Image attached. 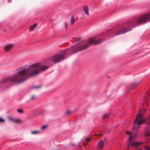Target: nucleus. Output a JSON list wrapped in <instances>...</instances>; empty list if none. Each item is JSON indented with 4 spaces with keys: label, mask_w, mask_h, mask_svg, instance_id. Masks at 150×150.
<instances>
[{
    "label": "nucleus",
    "mask_w": 150,
    "mask_h": 150,
    "mask_svg": "<svg viewBox=\"0 0 150 150\" xmlns=\"http://www.w3.org/2000/svg\"><path fill=\"white\" fill-rule=\"evenodd\" d=\"M48 67L47 66H42L39 63L34 64L28 68L21 70L17 73L4 79L2 82L21 83L26 81L29 76L37 75L41 71L47 69Z\"/></svg>",
    "instance_id": "f257e3e1"
},
{
    "label": "nucleus",
    "mask_w": 150,
    "mask_h": 150,
    "mask_svg": "<svg viewBox=\"0 0 150 150\" xmlns=\"http://www.w3.org/2000/svg\"><path fill=\"white\" fill-rule=\"evenodd\" d=\"M145 111V110L139 111L134 122L132 132L129 131H126V132L127 134L130 135L129 139V143L127 144V146L129 148L130 147H137L141 144V143L139 142H132V141L135 138L136 135V134L134 132L133 129L138 128L139 125L142 123H144L146 124L150 123V117L146 119H144L143 118L142 113L144 112Z\"/></svg>",
    "instance_id": "f03ea898"
},
{
    "label": "nucleus",
    "mask_w": 150,
    "mask_h": 150,
    "mask_svg": "<svg viewBox=\"0 0 150 150\" xmlns=\"http://www.w3.org/2000/svg\"><path fill=\"white\" fill-rule=\"evenodd\" d=\"M102 41V40L100 39H97L94 38H91L88 40L87 44L79 45V47L75 46L74 48H72L71 50L74 51V53H75L78 51L85 49L88 47V45L89 44L96 45L100 43Z\"/></svg>",
    "instance_id": "7ed1b4c3"
},
{
    "label": "nucleus",
    "mask_w": 150,
    "mask_h": 150,
    "mask_svg": "<svg viewBox=\"0 0 150 150\" xmlns=\"http://www.w3.org/2000/svg\"><path fill=\"white\" fill-rule=\"evenodd\" d=\"M150 21V12L138 17L135 20L134 25L144 24Z\"/></svg>",
    "instance_id": "20e7f679"
},
{
    "label": "nucleus",
    "mask_w": 150,
    "mask_h": 150,
    "mask_svg": "<svg viewBox=\"0 0 150 150\" xmlns=\"http://www.w3.org/2000/svg\"><path fill=\"white\" fill-rule=\"evenodd\" d=\"M64 59L63 55L62 54H60L55 55L52 58V62L55 63L59 62Z\"/></svg>",
    "instance_id": "39448f33"
},
{
    "label": "nucleus",
    "mask_w": 150,
    "mask_h": 150,
    "mask_svg": "<svg viewBox=\"0 0 150 150\" xmlns=\"http://www.w3.org/2000/svg\"><path fill=\"white\" fill-rule=\"evenodd\" d=\"M130 30H131L129 28H128V29L127 30L126 28H122L116 31L114 33V35L113 36H115L120 34H122Z\"/></svg>",
    "instance_id": "423d86ee"
},
{
    "label": "nucleus",
    "mask_w": 150,
    "mask_h": 150,
    "mask_svg": "<svg viewBox=\"0 0 150 150\" xmlns=\"http://www.w3.org/2000/svg\"><path fill=\"white\" fill-rule=\"evenodd\" d=\"M13 45L11 44H9L6 45L4 48V51L6 52L8 51L12 48Z\"/></svg>",
    "instance_id": "0eeeda50"
},
{
    "label": "nucleus",
    "mask_w": 150,
    "mask_h": 150,
    "mask_svg": "<svg viewBox=\"0 0 150 150\" xmlns=\"http://www.w3.org/2000/svg\"><path fill=\"white\" fill-rule=\"evenodd\" d=\"M104 142L103 140H99L98 143V146L99 149H102L104 147Z\"/></svg>",
    "instance_id": "6e6552de"
},
{
    "label": "nucleus",
    "mask_w": 150,
    "mask_h": 150,
    "mask_svg": "<svg viewBox=\"0 0 150 150\" xmlns=\"http://www.w3.org/2000/svg\"><path fill=\"white\" fill-rule=\"evenodd\" d=\"M83 11L85 12V13L87 15H89L88 8V7L86 6H84L83 7Z\"/></svg>",
    "instance_id": "1a4fd4ad"
},
{
    "label": "nucleus",
    "mask_w": 150,
    "mask_h": 150,
    "mask_svg": "<svg viewBox=\"0 0 150 150\" xmlns=\"http://www.w3.org/2000/svg\"><path fill=\"white\" fill-rule=\"evenodd\" d=\"M140 82H137L132 83L131 86L130 88L131 89H133L137 85L139 84Z\"/></svg>",
    "instance_id": "9d476101"
},
{
    "label": "nucleus",
    "mask_w": 150,
    "mask_h": 150,
    "mask_svg": "<svg viewBox=\"0 0 150 150\" xmlns=\"http://www.w3.org/2000/svg\"><path fill=\"white\" fill-rule=\"evenodd\" d=\"M37 24L36 23H35L33 25H30V31H32L36 27Z\"/></svg>",
    "instance_id": "9b49d317"
},
{
    "label": "nucleus",
    "mask_w": 150,
    "mask_h": 150,
    "mask_svg": "<svg viewBox=\"0 0 150 150\" xmlns=\"http://www.w3.org/2000/svg\"><path fill=\"white\" fill-rule=\"evenodd\" d=\"M145 133L147 136H150V128L145 130Z\"/></svg>",
    "instance_id": "f8f14e48"
},
{
    "label": "nucleus",
    "mask_w": 150,
    "mask_h": 150,
    "mask_svg": "<svg viewBox=\"0 0 150 150\" xmlns=\"http://www.w3.org/2000/svg\"><path fill=\"white\" fill-rule=\"evenodd\" d=\"M7 118L9 121H10L13 122L14 119L11 116H8Z\"/></svg>",
    "instance_id": "ddd939ff"
},
{
    "label": "nucleus",
    "mask_w": 150,
    "mask_h": 150,
    "mask_svg": "<svg viewBox=\"0 0 150 150\" xmlns=\"http://www.w3.org/2000/svg\"><path fill=\"white\" fill-rule=\"evenodd\" d=\"M39 133V131L38 130L34 131H32L31 132V133L32 134H38Z\"/></svg>",
    "instance_id": "4468645a"
},
{
    "label": "nucleus",
    "mask_w": 150,
    "mask_h": 150,
    "mask_svg": "<svg viewBox=\"0 0 150 150\" xmlns=\"http://www.w3.org/2000/svg\"><path fill=\"white\" fill-rule=\"evenodd\" d=\"M41 86L40 85L33 86H32V88L34 89H38L40 88L41 87Z\"/></svg>",
    "instance_id": "2eb2a0df"
},
{
    "label": "nucleus",
    "mask_w": 150,
    "mask_h": 150,
    "mask_svg": "<svg viewBox=\"0 0 150 150\" xmlns=\"http://www.w3.org/2000/svg\"><path fill=\"white\" fill-rule=\"evenodd\" d=\"M75 20L73 17H72L71 20V25L73 24L74 23Z\"/></svg>",
    "instance_id": "dca6fc26"
},
{
    "label": "nucleus",
    "mask_w": 150,
    "mask_h": 150,
    "mask_svg": "<svg viewBox=\"0 0 150 150\" xmlns=\"http://www.w3.org/2000/svg\"><path fill=\"white\" fill-rule=\"evenodd\" d=\"M20 122H22V121L21 120L19 119H14V120L13 122L18 123Z\"/></svg>",
    "instance_id": "f3484780"
},
{
    "label": "nucleus",
    "mask_w": 150,
    "mask_h": 150,
    "mask_svg": "<svg viewBox=\"0 0 150 150\" xmlns=\"http://www.w3.org/2000/svg\"><path fill=\"white\" fill-rule=\"evenodd\" d=\"M109 115V113H107V114H106L105 115H104L103 116V118L104 119H106V118H107Z\"/></svg>",
    "instance_id": "a211bd4d"
},
{
    "label": "nucleus",
    "mask_w": 150,
    "mask_h": 150,
    "mask_svg": "<svg viewBox=\"0 0 150 150\" xmlns=\"http://www.w3.org/2000/svg\"><path fill=\"white\" fill-rule=\"evenodd\" d=\"M91 140V138L89 137L86 138L85 139V142H89Z\"/></svg>",
    "instance_id": "6ab92c4d"
},
{
    "label": "nucleus",
    "mask_w": 150,
    "mask_h": 150,
    "mask_svg": "<svg viewBox=\"0 0 150 150\" xmlns=\"http://www.w3.org/2000/svg\"><path fill=\"white\" fill-rule=\"evenodd\" d=\"M17 111L20 113L21 114L23 113V111L22 109H17Z\"/></svg>",
    "instance_id": "aec40b11"
},
{
    "label": "nucleus",
    "mask_w": 150,
    "mask_h": 150,
    "mask_svg": "<svg viewBox=\"0 0 150 150\" xmlns=\"http://www.w3.org/2000/svg\"><path fill=\"white\" fill-rule=\"evenodd\" d=\"M47 127V125H44L41 127V129L42 130L45 129Z\"/></svg>",
    "instance_id": "412c9836"
},
{
    "label": "nucleus",
    "mask_w": 150,
    "mask_h": 150,
    "mask_svg": "<svg viewBox=\"0 0 150 150\" xmlns=\"http://www.w3.org/2000/svg\"><path fill=\"white\" fill-rule=\"evenodd\" d=\"M35 95H32L30 97V99L32 100H33L35 99Z\"/></svg>",
    "instance_id": "4be33fe9"
},
{
    "label": "nucleus",
    "mask_w": 150,
    "mask_h": 150,
    "mask_svg": "<svg viewBox=\"0 0 150 150\" xmlns=\"http://www.w3.org/2000/svg\"><path fill=\"white\" fill-rule=\"evenodd\" d=\"M5 122V120L1 117H0V122L3 123Z\"/></svg>",
    "instance_id": "5701e85b"
},
{
    "label": "nucleus",
    "mask_w": 150,
    "mask_h": 150,
    "mask_svg": "<svg viewBox=\"0 0 150 150\" xmlns=\"http://www.w3.org/2000/svg\"><path fill=\"white\" fill-rule=\"evenodd\" d=\"M70 111L69 110H68L66 112V114L67 115H69L70 114Z\"/></svg>",
    "instance_id": "b1692460"
},
{
    "label": "nucleus",
    "mask_w": 150,
    "mask_h": 150,
    "mask_svg": "<svg viewBox=\"0 0 150 150\" xmlns=\"http://www.w3.org/2000/svg\"><path fill=\"white\" fill-rule=\"evenodd\" d=\"M145 149L146 150H150V147L146 146Z\"/></svg>",
    "instance_id": "393cba45"
},
{
    "label": "nucleus",
    "mask_w": 150,
    "mask_h": 150,
    "mask_svg": "<svg viewBox=\"0 0 150 150\" xmlns=\"http://www.w3.org/2000/svg\"><path fill=\"white\" fill-rule=\"evenodd\" d=\"M97 136H102V133L100 134H98L97 135Z\"/></svg>",
    "instance_id": "a878e982"
},
{
    "label": "nucleus",
    "mask_w": 150,
    "mask_h": 150,
    "mask_svg": "<svg viewBox=\"0 0 150 150\" xmlns=\"http://www.w3.org/2000/svg\"><path fill=\"white\" fill-rule=\"evenodd\" d=\"M71 145L73 146H74L75 145V144L74 143H72Z\"/></svg>",
    "instance_id": "bb28decb"
},
{
    "label": "nucleus",
    "mask_w": 150,
    "mask_h": 150,
    "mask_svg": "<svg viewBox=\"0 0 150 150\" xmlns=\"http://www.w3.org/2000/svg\"><path fill=\"white\" fill-rule=\"evenodd\" d=\"M67 50H64L63 52V53H64L65 52H67Z\"/></svg>",
    "instance_id": "cd10ccee"
},
{
    "label": "nucleus",
    "mask_w": 150,
    "mask_h": 150,
    "mask_svg": "<svg viewBox=\"0 0 150 150\" xmlns=\"http://www.w3.org/2000/svg\"><path fill=\"white\" fill-rule=\"evenodd\" d=\"M145 99L146 100H148V98L146 97V96L145 97Z\"/></svg>",
    "instance_id": "c85d7f7f"
},
{
    "label": "nucleus",
    "mask_w": 150,
    "mask_h": 150,
    "mask_svg": "<svg viewBox=\"0 0 150 150\" xmlns=\"http://www.w3.org/2000/svg\"><path fill=\"white\" fill-rule=\"evenodd\" d=\"M83 145L84 146H86V144H85V143H83Z\"/></svg>",
    "instance_id": "c756f323"
},
{
    "label": "nucleus",
    "mask_w": 150,
    "mask_h": 150,
    "mask_svg": "<svg viewBox=\"0 0 150 150\" xmlns=\"http://www.w3.org/2000/svg\"><path fill=\"white\" fill-rule=\"evenodd\" d=\"M8 0L9 2H10L11 1V0Z\"/></svg>",
    "instance_id": "7c9ffc66"
},
{
    "label": "nucleus",
    "mask_w": 150,
    "mask_h": 150,
    "mask_svg": "<svg viewBox=\"0 0 150 150\" xmlns=\"http://www.w3.org/2000/svg\"><path fill=\"white\" fill-rule=\"evenodd\" d=\"M138 150H141L140 148L138 149Z\"/></svg>",
    "instance_id": "2f4dec72"
},
{
    "label": "nucleus",
    "mask_w": 150,
    "mask_h": 150,
    "mask_svg": "<svg viewBox=\"0 0 150 150\" xmlns=\"http://www.w3.org/2000/svg\"><path fill=\"white\" fill-rule=\"evenodd\" d=\"M79 147H81V145H79Z\"/></svg>",
    "instance_id": "473e14b6"
}]
</instances>
